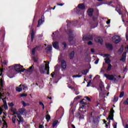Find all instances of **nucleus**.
I'll return each mask as SVG.
<instances>
[{
    "instance_id": "f257e3e1",
    "label": "nucleus",
    "mask_w": 128,
    "mask_h": 128,
    "mask_svg": "<svg viewBox=\"0 0 128 128\" xmlns=\"http://www.w3.org/2000/svg\"><path fill=\"white\" fill-rule=\"evenodd\" d=\"M22 68H24V66H22L20 64H16L10 66V70H8V76L10 78H12L14 76V74H16V72H24L22 69Z\"/></svg>"
},
{
    "instance_id": "f03ea898",
    "label": "nucleus",
    "mask_w": 128,
    "mask_h": 128,
    "mask_svg": "<svg viewBox=\"0 0 128 128\" xmlns=\"http://www.w3.org/2000/svg\"><path fill=\"white\" fill-rule=\"evenodd\" d=\"M50 62H48V64L46 63L45 64V67H44V64H42L40 68H39V70L40 74H46V70L48 68H50Z\"/></svg>"
},
{
    "instance_id": "7ed1b4c3",
    "label": "nucleus",
    "mask_w": 128,
    "mask_h": 128,
    "mask_svg": "<svg viewBox=\"0 0 128 128\" xmlns=\"http://www.w3.org/2000/svg\"><path fill=\"white\" fill-rule=\"evenodd\" d=\"M120 8V4H118V6H117V8L116 9V12H118L119 14H122V20L123 22H124V18H126V16H124V15L122 12V8Z\"/></svg>"
},
{
    "instance_id": "20e7f679",
    "label": "nucleus",
    "mask_w": 128,
    "mask_h": 128,
    "mask_svg": "<svg viewBox=\"0 0 128 128\" xmlns=\"http://www.w3.org/2000/svg\"><path fill=\"white\" fill-rule=\"evenodd\" d=\"M68 34L69 36L68 40L70 44H72V42H74V38L72 31V30H69L68 32Z\"/></svg>"
},
{
    "instance_id": "39448f33",
    "label": "nucleus",
    "mask_w": 128,
    "mask_h": 128,
    "mask_svg": "<svg viewBox=\"0 0 128 128\" xmlns=\"http://www.w3.org/2000/svg\"><path fill=\"white\" fill-rule=\"evenodd\" d=\"M112 42H114V44H118V42H120V37L118 36H114L112 38Z\"/></svg>"
},
{
    "instance_id": "423d86ee",
    "label": "nucleus",
    "mask_w": 128,
    "mask_h": 128,
    "mask_svg": "<svg viewBox=\"0 0 128 128\" xmlns=\"http://www.w3.org/2000/svg\"><path fill=\"white\" fill-rule=\"evenodd\" d=\"M84 99H83L82 100H81L80 102V108H82L83 110V108H88V104L84 102Z\"/></svg>"
},
{
    "instance_id": "0eeeda50",
    "label": "nucleus",
    "mask_w": 128,
    "mask_h": 128,
    "mask_svg": "<svg viewBox=\"0 0 128 128\" xmlns=\"http://www.w3.org/2000/svg\"><path fill=\"white\" fill-rule=\"evenodd\" d=\"M114 109L112 108L110 110V114L109 115L108 118H107V120H114Z\"/></svg>"
},
{
    "instance_id": "6e6552de",
    "label": "nucleus",
    "mask_w": 128,
    "mask_h": 128,
    "mask_svg": "<svg viewBox=\"0 0 128 128\" xmlns=\"http://www.w3.org/2000/svg\"><path fill=\"white\" fill-rule=\"evenodd\" d=\"M42 48L40 46H36L35 48H33L32 50V56H34L36 54V52H38V50H40Z\"/></svg>"
},
{
    "instance_id": "1a4fd4ad",
    "label": "nucleus",
    "mask_w": 128,
    "mask_h": 128,
    "mask_svg": "<svg viewBox=\"0 0 128 128\" xmlns=\"http://www.w3.org/2000/svg\"><path fill=\"white\" fill-rule=\"evenodd\" d=\"M94 37L92 36H83L82 40H92Z\"/></svg>"
},
{
    "instance_id": "9d476101",
    "label": "nucleus",
    "mask_w": 128,
    "mask_h": 128,
    "mask_svg": "<svg viewBox=\"0 0 128 128\" xmlns=\"http://www.w3.org/2000/svg\"><path fill=\"white\" fill-rule=\"evenodd\" d=\"M61 67L62 68V70H64L66 68V62L64 60L61 61Z\"/></svg>"
},
{
    "instance_id": "9b49d317",
    "label": "nucleus",
    "mask_w": 128,
    "mask_h": 128,
    "mask_svg": "<svg viewBox=\"0 0 128 128\" xmlns=\"http://www.w3.org/2000/svg\"><path fill=\"white\" fill-rule=\"evenodd\" d=\"M94 40L98 44H102V38L100 37H96L94 38Z\"/></svg>"
},
{
    "instance_id": "f8f14e48",
    "label": "nucleus",
    "mask_w": 128,
    "mask_h": 128,
    "mask_svg": "<svg viewBox=\"0 0 128 128\" xmlns=\"http://www.w3.org/2000/svg\"><path fill=\"white\" fill-rule=\"evenodd\" d=\"M104 76H105V78H107L108 80H114V75H108L104 74Z\"/></svg>"
},
{
    "instance_id": "ddd939ff",
    "label": "nucleus",
    "mask_w": 128,
    "mask_h": 128,
    "mask_svg": "<svg viewBox=\"0 0 128 128\" xmlns=\"http://www.w3.org/2000/svg\"><path fill=\"white\" fill-rule=\"evenodd\" d=\"M70 106H71V108L70 110V114L72 115V114H74L75 111L74 108V103H72L70 104Z\"/></svg>"
},
{
    "instance_id": "4468645a",
    "label": "nucleus",
    "mask_w": 128,
    "mask_h": 128,
    "mask_svg": "<svg viewBox=\"0 0 128 128\" xmlns=\"http://www.w3.org/2000/svg\"><path fill=\"white\" fill-rule=\"evenodd\" d=\"M88 14L90 16H92V13L94 12V8H89L88 9Z\"/></svg>"
},
{
    "instance_id": "2eb2a0df",
    "label": "nucleus",
    "mask_w": 128,
    "mask_h": 128,
    "mask_svg": "<svg viewBox=\"0 0 128 128\" xmlns=\"http://www.w3.org/2000/svg\"><path fill=\"white\" fill-rule=\"evenodd\" d=\"M78 8L80 10H86V6H84V4H79L78 6Z\"/></svg>"
},
{
    "instance_id": "dca6fc26",
    "label": "nucleus",
    "mask_w": 128,
    "mask_h": 128,
    "mask_svg": "<svg viewBox=\"0 0 128 128\" xmlns=\"http://www.w3.org/2000/svg\"><path fill=\"white\" fill-rule=\"evenodd\" d=\"M64 110L62 107H60L56 111V114H64Z\"/></svg>"
},
{
    "instance_id": "f3484780",
    "label": "nucleus",
    "mask_w": 128,
    "mask_h": 128,
    "mask_svg": "<svg viewBox=\"0 0 128 128\" xmlns=\"http://www.w3.org/2000/svg\"><path fill=\"white\" fill-rule=\"evenodd\" d=\"M106 48L109 50H112L113 47L112 44L108 43L106 44Z\"/></svg>"
},
{
    "instance_id": "a211bd4d",
    "label": "nucleus",
    "mask_w": 128,
    "mask_h": 128,
    "mask_svg": "<svg viewBox=\"0 0 128 128\" xmlns=\"http://www.w3.org/2000/svg\"><path fill=\"white\" fill-rule=\"evenodd\" d=\"M126 58V53L124 52L122 54V58L120 60L122 62H124Z\"/></svg>"
},
{
    "instance_id": "6ab92c4d",
    "label": "nucleus",
    "mask_w": 128,
    "mask_h": 128,
    "mask_svg": "<svg viewBox=\"0 0 128 128\" xmlns=\"http://www.w3.org/2000/svg\"><path fill=\"white\" fill-rule=\"evenodd\" d=\"M53 48H56V50H58L59 48V46H58V42H54L53 43Z\"/></svg>"
},
{
    "instance_id": "aec40b11",
    "label": "nucleus",
    "mask_w": 128,
    "mask_h": 128,
    "mask_svg": "<svg viewBox=\"0 0 128 128\" xmlns=\"http://www.w3.org/2000/svg\"><path fill=\"white\" fill-rule=\"evenodd\" d=\"M44 20H42L40 19L38 21V24L37 26V28H40L42 25V24H44Z\"/></svg>"
},
{
    "instance_id": "412c9836",
    "label": "nucleus",
    "mask_w": 128,
    "mask_h": 128,
    "mask_svg": "<svg viewBox=\"0 0 128 128\" xmlns=\"http://www.w3.org/2000/svg\"><path fill=\"white\" fill-rule=\"evenodd\" d=\"M58 120H54L52 124V128H56V126H58Z\"/></svg>"
},
{
    "instance_id": "4be33fe9",
    "label": "nucleus",
    "mask_w": 128,
    "mask_h": 128,
    "mask_svg": "<svg viewBox=\"0 0 128 128\" xmlns=\"http://www.w3.org/2000/svg\"><path fill=\"white\" fill-rule=\"evenodd\" d=\"M34 29H32L31 32V42H34Z\"/></svg>"
},
{
    "instance_id": "5701e85b",
    "label": "nucleus",
    "mask_w": 128,
    "mask_h": 128,
    "mask_svg": "<svg viewBox=\"0 0 128 128\" xmlns=\"http://www.w3.org/2000/svg\"><path fill=\"white\" fill-rule=\"evenodd\" d=\"M34 65H32V66L30 67V68H28L27 70V72H34Z\"/></svg>"
},
{
    "instance_id": "b1692460",
    "label": "nucleus",
    "mask_w": 128,
    "mask_h": 128,
    "mask_svg": "<svg viewBox=\"0 0 128 128\" xmlns=\"http://www.w3.org/2000/svg\"><path fill=\"white\" fill-rule=\"evenodd\" d=\"M16 116L12 117V122L13 124H14V126L15 127L16 126Z\"/></svg>"
},
{
    "instance_id": "393cba45",
    "label": "nucleus",
    "mask_w": 128,
    "mask_h": 128,
    "mask_svg": "<svg viewBox=\"0 0 128 128\" xmlns=\"http://www.w3.org/2000/svg\"><path fill=\"white\" fill-rule=\"evenodd\" d=\"M19 86L20 88V86H22L24 90H28V86L26 84H21Z\"/></svg>"
},
{
    "instance_id": "a878e982",
    "label": "nucleus",
    "mask_w": 128,
    "mask_h": 128,
    "mask_svg": "<svg viewBox=\"0 0 128 128\" xmlns=\"http://www.w3.org/2000/svg\"><path fill=\"white\" fill-rule=\"evenodd\" d=\"M99 86L100 88L101 92H102V90H104V84H102V82H100V84H99Z\"/></svg>"
},
{
    "instance_id": "bb28decb",
    "label": "nucleus",
    "mask_w": 128,
    "mask_h": 128,
    "mask_svg": "<svg viewBox=\"0 0 128 128\" xmlns=\"http://www.w3.org/2000/svg\"><path fill=\"white\" fill-rule=\"evenodd\" d=\"M46 50H48V52H50L52 50V45L48 46L46 48Z\"/></svg>"
},
{
    "instance_id": "cd10ccee",
    "label": "nucleus",
    "mask_w": 128,
    "mask_h": 128,
    "mask_svg": "<svg viewBox=\"0 0 128 128\" xmlns=\"http://www.w3.org/2000/svg\"><path fill=\"white\" fill-rule=\"evenodd\" d=\"M74 52L72 51L70 54V60H72V58H74Z\"/></svg>"
},
{
    "instance_id": "c85d7f7f",
    "label": "nucleus",
    "mask_w": 128,
    "mask_h": 128,
    "mask_svg": "<svg viewBox=\"0 0 128 128\" xmlns=\"http://www.w3.org/2000/svg\"><path fill=\"white\" fill-rule=\"evenodd\" d=\"M22 104L23 105V106H30V104L24 102V101H22Z\"/></svg>"
},
{
    "instance_id": "c756f323",
    "label": "nucleus",
    "mask_w": 128,
    "mask_h": 128,
    "mask_svg": "<svg viewBox=\"0 0 128 128\" xmlns=\"http://www.w3.org/2000/svg\"><path fill=\"white\" fill-rule=\"evenodd\" d=\"M16 92H22V88H20V87H16Z\"/></svg>"
},
{
    "instance_id": "7c9ffc66",
    "label": "nucleus",
    "mask_w": 128,
    "mask_h": 128,
    "mask_svg": "<svg viewBox=\"0 0 128 128\" xmlns=\"http://www.w3.org/2000/svg\"><path fill=\"white\" fill-rule=\"evenodd\" d=\"M17 120L19 122L18 124H20V122H24V118H22V117L19 118V120Z\"/></svg>"
},
{
    "instance_id": "2f4dec72",
    "label": "nucleus",
    "mask_w": 128,
    "mask_h": 128,
    "mask_svg": "<svg viewBox=\"0 0 128 128\" xmlns=\"http://www.w3.org/2000/svg\"><path fill=\"white\" fill-rule=\"evenodd\" d=\"M46 118L48 122H50V116L48 114L46 115Z\"/></svg>"
},
{
    "instance_id": "473e14b6",
    "label": "nucleus",
    "mask_w": 128,
    "mask_h": 128,
    "mask_svg": "<svg viewBox=\"0 0 128 128\" xmlns=\"http://www.w3.org/2000/svg\"><path fill=\"white\" fill-rule=\"evenodd\" d=\"M125 106H128V98H126L123 102Z\"/></svg>"
},
{
    "instance_id": "72a5a7b5",
    "label": "nucleus",
    "mask_w": 128,
    "mask_h": 128,
    "mask_svg": "<svg viewBox=\"0 0 128 128\" xmlns=\"http://www.w3.org/2000/svg\"><path fill=\"white\" fill-rule=\"evenodd\" d=\"M58 34V31H56L55 32H53L52 33V40H54V36H56V34Z\"/></svg>"
},
{
    "instance_id": "f704fd0d",
    "label": "nucleus",
    "mask_w": 128,
    "mask_h": 128,
    "mask_svg": "<svg viewBox=\"0 0 128 128\" xmlns=\"http://www.w3.org/2000/svg\"><path fill=\"white\" fill-rule=\"evenodd\" d=\"M88 71L87 70H83L82 72V74H88Z\"/></svg>"
},
{
    "instance_id": "c9c22d12",
    "label": "nucleus",
    "mask_w": 128,
    "mask_h": 128,
    "mask_svg": "<svg viewBox=\"0 0 128 128\" xmlns=\"http://www.w3.org/2000/svg\"><path fill=\"white\" fill-rule=\"evenodd\" d=\"M112 70V64H108V68H107V70L108 72H110V70Z\"/></svg>"
},
{
    "instance_id": "e433bc0d",
    "label": "nucleus",
    "mask_w": 128,
    "mask_h": 128,
    "mask_svg": "<svg viewBox=\"0 0 128 128\" xmlns=\"http://www.w3.org/2000/svg\"><path fill=\"white\" fill-rule=\"evenodd\" d=\"M124 96V92H122L120 93V95L119 97L120 98H122Z\"/></svg>"
},
{
    "instance_id": "4c0bfd02",
    "label": "nucleus",
    "mask_w": 128,
    "mask_h": 128,
    "mask_svg": "<svg viewBox=\"0 0 128 128\" xmlns=\"http://www.w3.org/2000/svg\"><path fill=\"white\" fill-rule=\"evenodd\" d=\"M20 114H23L24 113V108H22V109H20V110H19Z\"/></svg>"
},
{
    "instance_id": "58836bf2",
    "label": "nucleus",
    "mask_w": 128,
    "mask_h": 128,
    "mask_svg": "<svg viewBox=\"0 0 128 128\" xmlns=\"http://www.w3.org/2000/svg\"><path fill=\"white\" fill-rule=\"evenodd\" d=\"M3 127L7 128H8V124H6V121H4V124H3Z\"/></svg>"
},
{
    "instance_id": "ea45409f",
    "label": "nucleus",
    "mask_w": 128,
    "mask_h": 128,
    "mask_svg": "<svg viewBox=\"0 0 128 128\" xmlns=\"http://www.w3.org/2000/svg\"><path fill=\"white\" fill-rule=\"evenodd\" d=\"M3 110L2 108L0 107V116L2 114V112H3ZM2 122L1 121L0 119V124H2Z\"/></svg>"
},
{
    "instance_id": "a19ab883",
    "label": "nucleus",
    "mask_w": 128,
    "mask_h": 128,
    "mask_svg": "<svg viewBox=\"0 0 128 128\" xmlns=\"http://www.w3.org/2000/svg\"><path fill=\"white\" fill-rule=\"evenodd\" d=\"M105 62L106 64H110V60L109 58L105 59Z\"/></svg>"
},
{
    "instance_id": "79ce46f5",
    "label": "nucleus",
    "mask_w": 128,
    "mask_h": 128,
    "mask_svg": "<svg viewBox=\"0 0 128 128\" xmlns=\"http://www.w3.org/2000/svg\"><path fill=\"white\" fill-rule=\"evenodd\" d=\"M72 78H82L81 75H74L72 76Z\"/></svg>"
},
{
    "instance_id": "37998d69",
    "label": "nucleus",
    "mask_w": 128,
    "mask_h": 128,
    "mask_svg": "<svg viewBox=\"0 0 128 128\" xmlns=\"http://www.w3.org/2000/svg\"><path fill=\"white\" fill-rule=\"evenodd\" d=\"M8 64V61L6 60H4L2 63V66H6Z\"/></svg>"
},
{
    "instance_id": "c03bdc74",
    "label": "nucleus",
    "mask_w": 128,
    "mask_h": 128,
    "mask_svg": "<svg viewBox=\"0 0 128 128\" xmlns=\"http://www.w3.org/2000/svg\"><path fill=\"white\" fill-rule=\"evenodd\" d=\"M118 98L117 97H114V98L113 102H118Z\"/></svg>"
},
{
    "instance_id": "a18cd8bd",
    "label": "nucleus",
    "mask_w": 128,
    "mask_h": 128,
    "mask_svg": "<svg viewBox=\"0 0 128 128\" xmlns=\"http://www.w3.org/2000/svg\"><path fill=\"white\" fill-rule=\"evenodd\" d=\"M128 28H126V40H128Z\"/></svg>"
},
{
    "instance_id": "49530a36",
    "label": "nucleus",
    "mask_w": 128,
    "mask_h": 128,
    "mask_svg": "<svg viewBox=\"0 0 128 128\" xmlns=\"http://www.w3.org/2000/svg\"><path fill=\"white\" fill-rule=\"evenodd\" d=\"M8 104L9 106H11L12 108V106H14V102L9 103Z\"/></svg>"
},
{
    "instance_id": "de8ad7c7",
    "label": "nucleus",
    "mask_w": 128,
    "mask_h": 128,
    "mask_svg": "<svg viewBox=\"0 0 128 128\" xmlns=\"http://www.w3.org/2000/svg\"><path fill=\"white\" fill-rule=\"evenodd\" d=\"M84 98H86V100H88V102H91V100L90 98L88 96H85Z\"/></svg>"
},
{
    "instance_id": "09e8293b",
    "label": "nucleus",
    "mask_w": 128,
    "mask_h": 128,
    "mask_svg": "<svg viewBox=\"0 0 128 128\" xmlns=\"http://www.w3.org/2000/svg\"><path fill=\"white\" fill-rule=\"evenodd\" d=\"M0 84L1 86H2L4 85V81L2 79L0 80Z\"/></svg>"
},
{
    "instance_id": "8fccbe9b",
    "label": "nucleus",
    "mask_w": 128,
    "mask_h": 128,
    "mask_svg": "<svg viewBox=\"0 0 128 128\" xmlns=\"http://www.w3.org/2000/svg\"><path fill=\"white\" fill-rule=\"evenodd\" d=\"M33 60L34 62H38V58H33Z\"/></svg>"
},
{
    "instance_id": "3c124183",
    "label": "nucleus",
    "mask_w": 128,
    "mask_h": 128,
    "mask_svg": "<svg viewBox=\"0 0 128 128\" xmlns=\"http://www.w3.org/2000/svg\"><path fill=\"white\" fill-rule=\"evenodd\" d=\"M90 82H92V80H90V82L86 86L88 88V86H90Z\"/></svg>"
},
{
    "instance_id": "603ef678",
    "label": "nucleus",
    "mask_w": 128,
    "mask_h": 128,
    "mask_svg": "<svg viewBox=\"0 0 128 128\" xmlns=\"http://www.w3.org/2000/svg\"><path fill=\"white\" fill-rule=\"evenodd\" d=\"M70 86H68L69 88H71V90H74V88L72 87V84H70Z\"/></svg>"
},
{
    "instance_id": "864d4df0",
    "label": "nucleus",
    "mask_w": 128,
    "mask_h": 128,
    "mask_svg": "<svg viewBox=\"0 0 128 128\" xmlns=\"http://www.w3.org/2000/svg\"><path fill=\"white\" fill-rule=\"evenodd\" d=\"M39 104L40 106H44V103L42 102H39Z\"/></svg>"
},
{
    "instance_id": "5fc2aeb1",
    "label": "nucleus",
    "mask_w": 128,
    "mask_h": 128,
    "mask_svg": "<svg viewBox=\"0 0 128 128\" xmlns=\"http://www.w3.org/2000/svg\"><path fill=\"white\" fill-rule=\"evenodd\" d=\"M106 23L107 24H110V20H108Z\"/></svg>"
},
{
    "instance_id": "6e6d98bb",
    "label": "nucleus",
    "mask_w": 128,
    "mask_h": 128,
    "mask_svg": "<svg viewBox=\"0 0 128 128\" xmlns=\"http://www.w3.org/2000/svg\"><path fill=\"white\" fill-rule=\"evenodd\" d=\"M28 96L27 94H21V96L22 97V96Z\"/></svg>"
},
{
    "instance_id": "4d7b16f0",
    "label": "nucleus",
    "mask_w": 128,
    "mask_h": 128,
    "mask_svg": "<svg viewBox=\"0 0 128 128\" xmlns=\"http://www.w3.org/2000/svg\"><path fill=\"white\" fill-rule=\"evenodd\" d=\"M2 72H4V70H2V69H0V76H2Z\"/></svg>"
},
{
    "instance_id": "13d9d810",
    "label": "nucleus",
    "mask_w": 128,
    "mask_h": 128,
    "mask_svg": "<svg viewBox=\"0 0 128 128\" xmlns=\"http://www.w3.org/2000/svg\"><path fill=\"white\" fill-rule=\"evenodd\" d=\"M63 45L64 46V48H66V42H64Z\"/></svg>"
},
{
    "instance_id": "bf43d9fd",
    "label": "nucleus",
    "mask_w": 128,
    "mask_h": 128,
    "mask_svg": "<svg viewBox=\"0 0 128 128\" xmlns=\"http://www.w3.org/2000/svg\"><path fill=\"white\" fill-rule=\"evenodd\" d=\"M98 20V18L96 17H93V20H94V22H96V20Z\"/></svg>"
},
{
    "instance_id": "052dcab7",
    "label": "nucleus",
    "mask_w": 128,
    "mask_h": 128,
    "mask_svg": "<svg viewBox=\"0 0 128 128\" xmlns=\"http://www.w3.org/2000/svg\"><path fill=\"white\" fill-rule=\"evenodd\" d=\"M64 4H57V6H64Z\"/></svg>"
},
{
    "instance_id": "680f3d73",
    "label": "nucleus",
    "mask_w": 128,
    "mask_h": 128,
    "mask_svg": "<svg viewBox=\"0 0 128 128\" xmlns=\"http://www.w3.org/2000/svg\"><path fill=\"white\" fill-rule=\"evenodd\" d=\"M17 118L20 119L22 118V116H20V114H18L17 115Z\"/></svg>"
},
{
    "instance_id": "e2e57ef3",
    "label": "nucleus",
    "mask_w": 128,
    "mask_h": 128,
    "mask_svg": "<svg viewBox=\"0 0 128 128\" xmlns=\"http://www.w3.org/2000/svg\"><path fill=\"white\" fill-rule=\"evenodd\" d=\"M79 98H80V96H77L75 98V100H79Z\"/></svg>"
},
{
    "instance_id": "0e129e2a",
    "label": "nucleus",
    "mask_w": 128,
    "mask_h": 128,
    "mask_svg": "<svg viewBox=\"0 0 128 128\" xmlns=\"http://www.w3.org/2000/svg\"><path fill=\"white\" fill-rule=\"evenodd\" d=\"M94 64H98V60H96Z\"/></svg>"
},
{
    "instance_id": "69168bd1",
    "label": "nucleus",
    "mask_w": 128,
    "mask_h": 128,
    "mask_svg": "<svg viewBox=\"0 0 128 128\" xmlns=\"http://www.w3.org/2000/svg\"><path fill=\"white\" fill-rule=\"evenodd\" d=\"M113 126H114V128H116V123L114 124Z\"/></svg>"
},
{
    "instance_id": "338daca9",
    "label": "nucleus",
    "mask_w": 128,
    "mask_h": 128,
    "mask_svg": "<svg viewBox=\"0 0 128 128\" xmlns=\"http://www.w3.org/2000/svg\"><path fill=\"white\" fill-rule=\"evenodd\" d=\"M4 118H6V116H3V117L2 118V122H5L4 120Z\"/></svg>"
},
{
    "instance_id": "774afa93",
    "label": "nucleus",
    "mask_w": 128,
    "mask_h": 128,
    "mask_svg": "<svg viewBox=\"0 0 128 128\" xmlns=\"http://www.w3.org/2000/svg\"><path fill=\"white\" fill-rule=\"evenodd\" d=\"M44 128V126L42 124H40L39 128Z\"/></svg>"
}]
</instances>
